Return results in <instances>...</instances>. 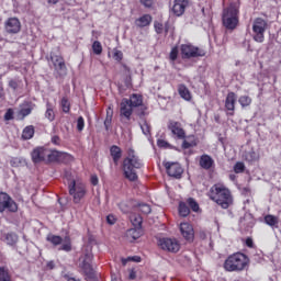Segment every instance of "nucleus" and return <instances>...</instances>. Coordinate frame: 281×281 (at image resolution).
<instances>
[{
  "mask_svg": "<svg viewBox=\"0 0 281 281\" xmlns=\"http://www.w3.org/2000/svg\"><path fill=\"white\" fill-rule=\"evenodd\" d=\"M251 265V259L244 252L237 251L229 255L224 263L223 268L229 273H240L243 271H248L249 266Z\"/></svg>",
  "mask_w": 281,
  "mask_h": 281,
  "instance_id": "f257e3e1",
  "label": "nucleus"
},
{
  "mask_svg": "<svg viewBox=\"0 0 281 281\" xmlns=\"http://www.w3.org/2000/svg\"><path fill=\"white\" fill-rule=\"evenodd\" d=\"M209 199L220 205L222 210H228L231 205H234L232 191H229L225 184L217 183L211 187Z\"/></svg>",
  "mask_w": 281,
  "mask_h": 281,
  "instance_id": "f03ea898",
  "label": "nucleus"
},
{
  "mask_svg": "<svg viewBox=\"0 0 281 281\" xmlns=\"http://www.w3.org/2000/svg\"><path fill=\"white\" fill-rule=\"evenodd\" d=\"M144 168V161L135 154L133 149H128L127 157L123 160V175L128 181H137V171Z\"/></svg>",
  "mask_w": 281,
  "mask_h": 281,
  "instance_id": "7ed1b4c3",
  "label": "nucleus"
},
{
  "mask_svg": "<svg viewBox=\"0 0 281 281\" xmlns=\"http://www.w3.org/2000/svg\"><path fill=\"white\" fill-rule=\"evenodd\" d=\"M240 11L238 7L231 4L228 8L223 10L222 23L226 30H236L238 27Z\"/></svg>",
  "mask_w": 281,
  "mask_h": 281,
  "instance_id": "20e7f679",
  "label": "nucleus"
},
{
  "mask_svg": "<svg viewBox=\"0 0 281 281\" xmlns=\"http://www.w3.org/2000/svg\"><path fill=\"white\" fill-rule=\"evenodd\" d=\"M68 192L72 196V201L78 205L85 196H87V183L81 179L71 180L68 183Z\"/></svg>",
  "mask_w": 281,
  "mask_h": 281,
  "instance_id": "39448f33",
  "label": "nucleus"
},
{
  "mask_svg": "<svg viewBox=\"0 0 281 281\" xmlns=\"http://www.w3.org/2000/svg\"><path fill=\"white\" fill-rule=\"evenodd\" d=\"M180 54L182 60H190V58H203L207 53L205 49L199 46H194L192 44H181Z\"/></svg>",
  "mask_w": 281,
  "mask_h": 281,
  "instance_id": "423d86ee",
  "label": "nucleus"
},
{
  "mask_svg": "<svg viewBox=\"0 0 281 281\" xmlns=\"http://www.w3.org/2000/svg\"><path fill=\"white\" fill-rule=\"evenodd\" d=\"M268 27L269 24L267 20L256 18L252 22V41H255V43H265V32H267Z\"/></svg>",
  "mask_w": 281,
  "mask_h": 281,
  "instance_id": "0eeeda50",
  "label": "nucleus"
},
{
  "mask_svg": "<svg viewBox=\"0 0 281 281\" xmlns=\"http://www.w3.org/2000/svg\"><path fill=\"white\" fill-rule=\"evenodd\" d=\"M3 212H10L11 214H14L19 212V204L10 196V194L1 191L0 192V214H3Z\"/></svg>",
  "mask_w": 281,
  "mask_h": 281,
  "instance_id": "6e6552de",
  "label": "nucleus"
},
{
  "mask_svg": "<svg viewBox=\"0 0 281 281\" xmlns=\"http://www.w3.org/2000/svg\"><path fill=\"white\" fill-rule=\"evenodd\" d=\"M46 240L47 243H50V245H53L54 247H58V245H61L58 248V251H66L67 254H69V251H71L72 249L71 238L69 237H65V240H64L63 237L59 235L49 234L46 237Z\"/></svg>",
  "mask_w": 281,
  "mask_h": 281,
  "instance_id": "1a4fd4ad",
  "label": "nucleus"
},
{
  "mask_svg": "<svg viewBox=\"0 0 281 281\" xmlns=\"http://www.w3.org/2000/svg\"><path fill=\"white\" fill-rule=\"evenodd\" d=\"M158 247L164 251H169L170 254H178L181 249V243L177 238L162 237L158 239Z\"/></svg>",
  "mask_w": 281,
  "mask_h": 281,
  "instance_id": "9d476101",
  "label": "nucleus"
},
{
  "mask_svg": "<svg viewBox=\"0 0 281 281\" xmlns=\"http://www.w3.org/2000/svg\"><path fill=\"white\" fill-rule=\"evenodd\" d=\"M47 149L46 147H36L31 153L33 164H47Z\"/></svg>",
  "mask_w": 281,
  "mask_h": 281,
  "instance_id": "9b49d317",
  "label": "nucleus"
},
{
  "mask_svg": "<svg viewBox=\"0 0 281 281\" xmlns=\"http://www.w3.org/2000/svg\"><path fill=\"white\" fill-rule=\"evenodd\" d=\"M164 166L169 177H173V179H181L183 168L179 162H165Z\"/></svg>",
  "mask_w": 281,
  "mask_h": 281,
  "instance_id": "f8f14e48",
  "label": "nucleus"
},
{
  "mask_svg": "<svg viewBox=\"0 0 281 281\" xmlns=\"http://www.w3.org/2000/svg\"><path fill=\"white\" fill-rule=\"evenodd\" d=\"M236 93L235 92H228L225 99V110H226V115L234 117V114L236 113Z\"/></svg>",
  "mask_w": 281,
  "mask_h": 281,
  "instance_id": "ddd939ff",
  "label": "nucleus"
},
{
  "mask_svg": "<svg viewBox=\"0 0 281 281\" xmlns=\"http://www.w3.org/2000/svg\"><path fill=\"white\" fill-rule=\"evenodd\" d=\"M91 262H93V254L87 252L83 256V260L81 262V269L88 278H93L94 276L93 266H91Z\"/></svg>",
  "mask_w": 281,
  "mask_h": 281,
  "instance_id": "4468645a",
  "label": "nucleus"
},
{
  "mask_svg": "<svg viewBox=\"0 0 281 281\" xmlns=\"http://www.w3.org/2000/svg\"><path fill=\"white\" fill-rule=\"evenodd\" d=\"M180 234L187 243H194V227L188 222L180 224Z\"/></svg>",
  "mask_w": 281,
  "mask_h": 281,
  "instance_id": "2eb2a0df",
  "label": "nucleus"
},
{
  "mask_svg": "<svg viewBox=\"0 0 281 281\" xmlns=\"http://www.w3.org/2000/svg\"><path fill=\"white\" fill-rule=\"evenodd\" d=\"M4 30L7 34H19V32H21V20L18 18H9L4 22Z\"/></svg>",
  "mask_w": 281,
  "mask_h": 281,
  "instance_id": "dca6fc26",
  "label": "nucleus"
},
{
  "mask_svg": "<svg viewBox=\"0 0 281 281\" xmlns=\"http://www.w3.org/2000/svg\"><path fill=\"white\" fill-rule=\"evenodd\" d=\"M168 130L171 131L172 135L177 137V139H186V130L181 126L180 122L169 121Z\"/></svg>",
  "mask_w": 281,
  "mask_h": 281,
  "instance_id": "f3484780",
  "label": "nucleus"
},
{
  "mask_svg": "<svg viewBox=\"0 0 281 281\" xmlns=\"http://www.w3.org/2000/svg\"><path fill=\"white\" fill-rule=\"evenodd\" d=\"M199 166L202 168V170H214L216 168V162L214 161V158L207 154H203L199 158Z\"/></svg>",
  "mask_w": 281,
  "mask_h": 281,
  "instance_id": "a211bd4d",
  "label": "nucleus"
},
{
  "mask_svg": "<svg viewBox=\"0 0 281 281\" xmlns=\"http://www.w3.org/2000/svg\"><path fill=\"white\" fill-rule=\"evenodd\" d=\"M133 106L128 103V99L123 98L121 103H120V115L122 119H125L131 121V116L133 115Z\"/></svg>",
  "mask_w": 281,
  "mask_h": 281,
  "instance_id": "6ab92c4d",
  "label": "nucleus"
},
{
  "mask_svg": "<svg viewBox=\"0 0 281 281\" xmlns=\"http://www.w3.org/2000/svg\"><path fill=\"white\" fill-rule=\"evenodd\" d=\"M50 61L53 63L56 71H67V65L63 55L50 53Z\"/></svg>",
  "mask_w": 281,
  "mask_h": 281,
  "instance_id": "aec40b11",
  "label": "nucleus"
},
{
  "mask_svg": "<svg viewBox=\"0 0 281 281\" xmlns=\"http://www.w3.org/2000/svg\"><path fill=\"white\" fill-rule=\"evenodd\" d=\"M186 8H188V0H175L172 12L176 16H182L186 12Z\"/></svg>",
  "mask_w": 281,
  "mask_h": 281,
  "instance_id": "412c9836",
  "label": "nucleus"
},
{
  "mask_svg": "<svg viewBox=\"0 0 281 281\" xmlns=\"http://www.w3.org/2000/svg\"><path fill=\"white\" fill-rule=\"evenodd\" d=\"M182 150H188V148H195V146H199V138H196L195 135H189L186 136V138H182Z\"/></svg>",
  "mask_w": 281,
  "mask_h": 281,
  "instance_id": "4be33fe9",
  "label": "nucleus"
},
{
  "mask_svg": "<svg viewBox=\"0 0 281 281\" xmlns=\"http://www.w3.org/2000/svg\"><path fill=\"white\" fill-rule=\"evenodd\" d=\"M110 155L113 159L114 166H119L120 160L122 159V148L117 145H112L110 147Z\"/></svg>",
  "mask_w": 281,
  "mask_h": 281,
  "instance_id": "5701e85b",
  "label": "nucleus"
},
{
  "mask_svg": "<svg viewBox=\"0 0 281 281\" xmlns=\"http://www.w3.org/2000/svg\"><path fill=\"white\" fill-rule=\"evenodd\" d=\"M153 23V15L150 14H143L140 18L135 20L136 27H148Z\"/></svg>",
  "mask_w": 281,
  "mask_h": 281,
  "instance_id": "b1692460",
  "label": "nucleus"
},
{
  "mask_svg": "<svg viewBox=\"0 0 281 281\" xmlns=\"http://www.w3.org/2000/svg\"><path fill=\"white\" fill-rule=\"evenodd\" d=\"M128 103L133 109L144 105V97L142 94L133 93L128 99Z\"/></svg>",
  "mask_w": 281,
  "mask_h": 281,
  "instance_id": "393cba45",
  "label": "nucleus"
},
{
  "mask_svg": "<svg viewBox=\"0 0 281 281\" xmlns=\"http://www.w3.org/2000/svg\"><path fill=\"white\" fill-rule=\"evenodd\" d=\"M60 151L56 149H47L46 164H58Z\"/></svg>",
  "mask_w": 281,
  "mask_h": 281,
  "instance_id": "a878e982",
  "label": "nucleus"
},
{
  "mask_svg": "<svg viewBox=\"0 0 281 281\" xmlns=\"http://www.w3.org/2000/svg\"><path fill=\"white\" fill-rule=\"evenodd\" d=\"M178 93L182 100H186L187 102H190L192 100V94L190 93V90L186 85H179L178 87Z\"/></svg>",
  "mask_w": 281,
  "mask_h": 281,
  "instance_id": "bb28decb",
  "label": "nucleus"
},
{
  "mask_svg": "<svg viewBox=\"0 0 281 281\" xmlns=\"http://www.w3.org/2000/svg\"><path fill=\"white\" fill-rule=\"evenodd\" d=\"M263 221L266 225H269V227H278V223H280V218L276 215L268 214L263 217Z\"/></svg>",
  "mask_w": 281,
  "mask_h": 281,
  "instance_id": "cd10ccee",
  "label": "nucleus"
},
{
  "mask_svg": "<svg viewBox=\"0 0 281 281\" xmlns=\"http://www.w3.org/2000/svg\"><path fill=\"white\" fill-rule=\"evenodd\" d=\"M45 117L48 122H54L56 120V113H54V105L52 103H46Z\"/></svg>",
  "mask_w": 281,
  "mask_h": 281,
  "instance_id": "c85d7f7f",
  "label": "nucleus"
},
{
  "mask_svg": "<svg viewBox=\"0 0 281 281\" xmlns=\"http://www.w3.org/2000/svg\"><path fill=\"white\" fill-rule=\"evenodd\" d=\"M127 238H132V240H137V238L142 237V228H130L126 232Z\"/></svg>",
  "mask_w": 281,
  "mask_h": 281,
  "instance_id": "c756f323",
  "label": "nucleus"
},
{
  "mask_svg": "<svg viewBox=\"0 0 281 281\" xmlns=\"http://www.w3.org/2000/svg\"><path fill=\"white\" fill-rule=\"evenodd\" d=\"M0 281H12V274H10V269L3 266L0 267Z\"/></svg>",
  "mask_w": 281,
  "mask_h": 281,
  "instance_id": "7c9ffc66",
  "label": "nucleus"
},
{
  "mask_svg": "<svg viewBox=\"0 0 281 281\" xmlns=\"http://www.w3.org/2000/svg\"><path fill=\"white\" fill-rule=\"evenodd\" d=\"M63 113H69L71 111V102H69V98L63 97L59 103Z\"/></svg>",
  "mask_w": 281,
  "mask_h": 281,
  "instance_id": "2f4dec72",
  "label": "nucleus"
},
{
  "mask_svg": "<svg viewBox=\"0 0 281 281\" xmlns=\"http://www.w3.org/2000/svg\"><path fill=\"white\" fill-rule=\"evenodd\" d=\"M74 161V157L71 154H67L65 151H59V160L58 164H71Z\"/></svg>",
  "mask_w": 281,
  "mask_h": 281,
  "instance_id": "473e14b6",
  "label": "nucleus"
},
{
  "mask_svg": "<svg viewBox=\"0 0 281 281\" xmlns=\"http://www.w3.org/2000/svg\"><path fill=\"white\" fill-rule=\"evenodd\" d=\"M154 30H155L156 34H164V30H165V33L168 34V24H166L164 26V23H161L159 21H155Z\"/></svg>",
  "mask_w": 281,
  "mask_h": 281,
  "instance_id": "72a5a7b5",
  "label": "nucleus"
},
{
  "mask_svg": "<svg viewBox=\"0 0 281 281\" xmlns=\"http://www.w3.org/2000/svg\"><path fill=\"white\" fill-rule=\"evenodd\" d=\"M32 137H34V127L29 125L22 132V139H32Z\"/></svg>",
  "mask_w": 281,
  "mask_h": 281,
  "instance_id": "f704fd0d",
  "label": "nucleus"
},
{
  "mask_svg": "<svg viewBox=\"0 0 281 281\" xmlns=\"http://www.w3.org/2000/svg\"><path fill=\"white\" fill-rule=\"evenodd\" d=\"M238 102L241 109H247V106H251L252 100H251V97L249 95H241L239 97Z\"/></svg>",
  "mask_w": 281,
  "mask_h": 281,
  "instance_id": "c9c22d12",
  "label": "nucleus"
},
{
  "mask_svg": "<svg viewBox=\"0 0 281 281\" xmlns=\"http://www.w3.org/2000/svg\"><path fill=\"white\" fill-rule=\"evenodd\" d=\"M111 122H113V110L111 108H109L106 110V117L104 120L105 131H109V127L111 126Z\"/></svg>",
  "mask_w": 281,
  "mask_h": 281,
  "instance_id": "e433bc0d",
  "label": "nucleus"
},
{
  "mask_svg": "<svg viewBox=\"0 0 281 281\" xmlns=\"http://www.w3.org/2000/svg\"><path fill=\"white\" fill-rule=\"evenodd\" d=\"M179 214H180V216H183V217L190 215V207L188 206V204H186V202H180Z\"/></svg>",
  "mask_w": 281,
  "mask_h": 281,
  "instance_id": "4c0bfd02",
  "label": "nucleus"
},
{
  "mask_svg": "<svg viewBox=\"0 0 281 281\" xmlns=\"http://www.w3.org/2000/svg\"><path fill=\"white\" fill-rule=\"evenodd\" d=\"M7 245L11 247L14 246L15 243H19V236L14 233H8L5 236Z\"/></svg>",
  "mask_w": 281,
  "mask_h": 281,
  "instance_id": "58836bf2",
  "label": "nucleus"
},
{
  "mask_svg": "<svg viewBox=\"0 0 281 281\" xmlns=\"http://www.w3.org/2000/svg\"><path fill=\"white\" fill-rule=\"evenodd\" d=\"M247 167H245V162L243 161H237L234 167H233V170H234V173L235 175H243V172H245Z\"/></svg>",
  "mask_w": 281,
  "mask_h": 281,
  "instance_id": "ea45409f",
  "label": "nucleus"
},
{
  "mask_svg": "<svg viewBox=\"0 0 281 281\" xmlns=\"http://www.w3.org/2000/svg\"><path fill=\"white\" fill-rule=\"evenodd\" d=\"M146 10H155V0H138Z\"/></svg>",
  "mask_w": 281,
  "mask_h": 281,
  "instance_id": "a19ab883",
  "label": "nucleus"
},
{
  "mask_svg": "<svg viewBox=\"0 0 281 281\" xmlns=\"http://www.w3.org/2000/svg\"><path fill=\"white\" fill-rule=\"evenodd\" d=\"M92 52L95 56H100V54H102V43H100V41H94L92 43Z\"/></svg>",
  "mask_w": 281,
  "mask_h": 281,
  "instance_id": "79ce46f5",
  "label": "nucleus"
},
{
  "mask_svg": "<svg viewBox=\"0 0 281 281\" xmlns=\"http://www.w3.org/2000/svg\"><path fill=\"white\" fill-rule=\"evenodd\" d=\"M113 59L116 60V63H122L124 59V53L122 50L114 48L113 49Z\"/></svg>",
  "mask_w": 281,
  "mask_h": 281,
  "instance_id": "37998d69",
  "label": "nucleus"
},
{
  "mask_svg": "<svg viewBox=\"0 0 281 281\" xmlns=\"http://www.w3.org/2000/svg\"><path fill=\"white\" fill-rule=\"evenodd\" d=\"M187 203L189 207L192 210V212H199V203L195 202L193 198H189L187 200Z\"/></svg>",
  "mask_w": 281,
  "mask_h": 281,
  "instance_id": "c03bdc74",
  "label": "nucleus"
},
{
  "mask_svg": "<svg viewBox=\"0 0 281 281\" xmlns=\"http://www.w3.org/2000/svg\"><path fill=\"white\" fill-rule=\"evenodd\" d=\"M177 58H179V47L175 46L171 48V52L169 54V60L175 63V60H177Z\"/></svg>",
  "mask_w": 281,
  "mask_h": 281,
  "instance_id": "a18cd8bd",
  "label": "nucleus"
},
{
  "mask_svg": "<svg viewBox=\"0 0 281 281\" xmlns=\"http://www.w3.org/2000/svg\"><path fill=\"white\" fill-rule=\"evenodd\" d=\"M138 210L139 212H142V214H150V212L153 211V209H150V205L143 203L138 205Z\"/></svg>",
  "mask_w": 281,
  "mask_h": 281,
  "instance_id": "49530a36",
  "label": "nucleus"
},
{
  "mask_svg": "<svg viewBox=\"0 0 281 281\" xmlns=\"http://www.w3.org/2000/svg\"><path fill=\"white\" fill-rule=\"evenodd\" d=\"M157 146L158 148H172V146L170 145V143H168V140H165L161 138L157 140Z\"/></svg>",
  "mask_w": 281,
  "mask_h": 281,
  "instance_id": "de8ad7c7",
  "label": "nucleus"
},
{
  "mask_svg": "<svg viewBox=\"0 0 281 281\" xmlns=\"http://www.w3.org/2000/svg\"><path fill=\"white\" fill-rule=\"evenodd\" d=\"M140 128L144 135H150V125H148V122L145 121L143 124H140Z\"/></svg>",
  "mask_w": 281,
  "mask_h": 281,
  "instance_id": "09e8293b",
  "label": "nucleus"
},
{
  "mask_svg": "<svg viewBox=\"0 0 281 281\" xmlns=\"http://www.w3.org/2000/svg\"><path fill=\"white\" fill-rule=\"evenodd\" d=\"M77 130L79 132L85 131V117H82V116L78 117V120H77Z\"/></svg>",
  "mask_w": 281,
  "mask_h": 281,
  "instance_id": "8fccbe9b",
  "label": "nucleus"
},
{
  "mask_svg": "<svg viewBox=\"0 0 281 281\" xmlns=\"http://www.w3.org/2000/svg\"><path fill=\"white\" fill-rule=\"evenodd\" d=\"M4 120H7V122H9L10 120H14V110L12 109L7 110L4 114Z\"/></svg>",
  "mask_w": 281,
  "mask_h": 281,
  "instance_id": "3c124183",
  "label": "nucleus"
},
{
  "mask_svg": "<svg viewBox=\"0 0 281 281\" xmlns=\"http://www.w3.org/2000/svg\"><path fill=\"white\" fill-rule=\"evenodd\" d=\"M128 260H132V262H142V257L133 256V257H128L127 259H123V265H126Z\"/></svg>",
  "mask_w": 281,
  "mask_h": 281,
  "instance_id": "603ef678",
  "label": "nucleus"
},
{
  "mask_svg": "<svg viewBox=\"0 0 281 281\" xmlns=\"http://www.w3.org/2000/svg\"><path fill=\"white\" fill-rule=\"evenodd\" d=\"M32 113V108H22L20 110V115H22V117H27V115H30Z\"/></svg>",
  "mask_w": 281,
  "mask_h": 281,
  "instance_id": "864d4df0",
  "label": "nucleus"
},
{
  "mask_svg": "<svg viewBox=\"0 0 281 281\" xmlns=\"http://www.w3.org/2000/svg\"><path fill=\"white\" fill-rule=\"evenodd\" d=\"M64 280L66 281H80V279H77L76 277H74V274L71 273H65L63 276Z\"/></svg>",
  "mask_w": 281,
  "mask_h": 281,
  "instance_id": "5fc2aeb1",
  "label": "nucleus"
},
{
  "mask_svg": "<svg viewBox=\"0 0 281 281\" xmlns=\"http://www.w3.org/2000/svg\"><path fill=\"white\" fill-rule=\"evenodd\" d=\"M133 226L137 228H142V217L137 216L133 220Z\"/></svg>",
  "mask_w": 281,
  "mask_h": 281,
  "instance_id": "6e6d98bb",
  "label": "nucleus"
},
{
  "mask_svg": "<svg viewBox=\"0 0 281 281\" xmlns=\"http://www.w3.org/2000/svg\"><path fill=\"white\" fill-rule=\"evenodd\" d=\"M50 142L52 144H54V146H60V136L58 135L52 136Z\"/></svg>",
  "mask_w": 281,
  "mask_h": 281,
  "instance_id": "4d7b16f0",
  "label": "nucleus"
},
{
  "mask_svg": "<svg viewBox=\"0 0 281 281\" xmlns=\"http://www.w3.org/2000/svg\"><path fill=\"white\" fill-rule=\"evenodd\" d=\"M9 87H10L11 89H13V91H16V89H19V82H18L16 80H14V79H11V80L9 81Z\"/></svg>",
  "mask_w": 281,
  "mask_h": 281,
  "instance_id": "13d9d810",
  "label": "nucleus"
},
{
  "mask_svg": "<svg viewBox=\"0 0 281 281\" xmlns=\"http://www.w3.org/2000/svg\"><path fill=\"white\" fill-rule=\"evenodd\" d=\"M119 207L123 212V214H128V205H126L125 202H121L119 204Z\"/></svg>",
  "mask_w": 281,
  "mask_h": 281,
  "instance_id": "bf43d9fd",
  "label": "nucleus"
},
{
  "mask_svg": "<svg viewBox=\"0 0 281 281\" xmlns=\"http://www.w3.org/2000/svg\"><path fill=\"white\" fill-rule=\"evenodd\" d=\"M90 182H91V186H98V183H100V179L98 178L97 175H92L90 177Z\"/></svg>",
  "mask_w": 281,
  "mask_h": 281,
  "instance_id": "052dcab7",
  "label": "nucleus"
},
{
  "mask_svg": "<svg viewBox=\"0 0 281 281\" xmlns=\"http://www.w3.org/2000/svg\"><path fill=\"white\" fill-rule=\"evenodd\" d=\"M246 247H249V249H254V239L251 237H247L245 240Z\"/></svg>",
  "mask_w": 281,
  "mask_h": 281,
  "instance_id": "680f3d73",
  "label": "nucleus"
},
{
  "mask_svg": "<svg viewBox=\"0 0 281 281\" xmlns=\"http://www.w3.org/2000/svg\"><path fill=\"white\" fill-rule=\"evenodd\" d=\"M106 222L109 223V225H115V222H116V220H115V216L114 215H108L106 216Z\"/></svg>",
  "mask_w": 281,
  "mask_h": 281,
  "instance_id": "e2e57ef3",
  "label": "nucleus"
},
{
  "mask_svg": "<svg viewBox=\"0 0 281 281\" xmlns=\"http://www.w3.org/2000/svg\"><path fill=\"white\" fill-rule=\"evenodd\" d=\"M130 280H135L137 278V272L135 269H130V274H128Z\"/></svg>",
  "mask_w": 281,
  "mask_h": 281,
  "instance_id": "0e129e2a",
  "label": "nucleus"
},
{
  "mask_svg": "<svg viewBox=\"0 0 281 281\" xmlns=\"http://www.w3.org/2000/svg\"><path fill=\"white\" fill-rule=\"evenodd\" d=\"M199 238H201V240H205L207 238V231H200Z\"/></svg>",
  "mask_w": 281,
  "mask_h": 281,
  "instance_id": "69168bd1",
  "label": "nucleus"
},
{
  "mask_svg": "<svg viewBox=\"0 0 281 281\" xmlns=\"http://www.w3.org/2000/svg\"><path fill=\"white\" fill-rule=\"evenodd\" d=\"M46 267H47V269H54L55 267H56V265L54 263V261H48L47 263H46Z\"/></svg>",
  "mask_w": 281,
  "mask_h": 281,
  "instance_id": "338daca9",
  "label": "nucleus"
},
{
  "mask_svg": "<svg viewBox=\"0 0 281 281\" xmlns=\"http://www.w3.org/2000/svg\"><path fill=\"white\" fill-rule=\"evenodd\" d=\"M60 0H47L48 5H56Z\"/></svg>",
  "mask_w": 281,
  "mask_h": 281,
  "instance_id": "774afa93",
  "label": "nucleus"
}]
</instances>
